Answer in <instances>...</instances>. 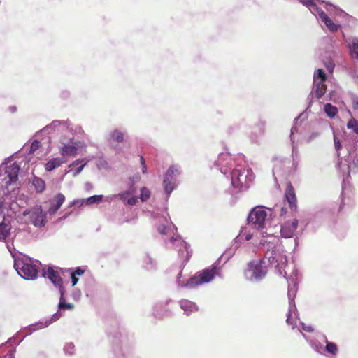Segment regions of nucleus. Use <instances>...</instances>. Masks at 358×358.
<instances>
[{
    "label": "nucleus",
    "mask_w": 358,
    "mask_h": 358,
    "mask_svg": "<svg viewBox=\"0 0 358 358\" xmlns=\"http://www.w3.org/2000/svg\"><path fill=\"white\" fill-rule=\"evenodd\" d=\"M141 180V176L139 173H136L129 178V184L135 185L138 183Z\"/></svg>",
    "instance_id": "47"
},
{
    "label": "nucleus",
    "mask_w": 358,
    "mask_h": 358,
    "mask_svg": "<svg viewBox=\"0 0 358 358\" xmlns=\"http://www.w3.org/2000/svg\"><path fill=\"white\" fill-rule=\"evenodd\" d=\"M7 159L0 165V196L11 199L18 194V181L20 166L16 162L11 164Z\"/></svg>",
    "instance_id": "4"
},
{
    "label": "nucleus",
    "mask_w": 358,
    "mask_h": 358,
    "mask_svg": "<svg viewBox=\"0 0 358 358\" xmlns=\"http://www.w3.org/2000/svg\"><path fill=\"white\" fill-rule=\"evenodd\" d=\"M152 217L154 219L159 220L160 222L157 226L158 232L162 235H167L170 236L168 241L164 240L166 245L169 248L173 247L178 250L180 256H182L183 253L182 250V248H183L186 252L184 262H187L192 256L190 245L183 241L180 237H174V231H177V228L171 221L169 214L166 213V215H161L159 213H152Z\"/></svg>",
    "instance_id": "5"
},
{
    "label": "nucleus",
    "mask_w": 358,
    "mask_h": 358,
    "mask_svg": "<svg viewBox=\"0 0 358 358\" xmlns=\"http://www.w3.org/2000/svg\"><path fill=\"white\" fill-rule=\"evenodd\" d=\"M150 194L151 193L150 189L145 187H143L141 189V194L139 198L142 202H145L150 199Z\"/></svg>",
    "instance_id": "41"
},
{
    "label": "nucleus",
    "mask_w": 358,
    "mask_h": 358,
    "mask_svg": "<svg viewBox=\"0 0 358 358\" xmlns=\"http://www.w3.org/2000/svg\"><path fill=\"white\" fill-rule=\"evenodd\" d=\"M62 316V314L60 310H58L54 313L50 318L41 320L39 322L28 326L27 329H29V332L20 340L17 345H19L27 335H31L34 331L38 329L48 327L50 324L58 320Z\"/></svg>",
    "instance_id": "17"
},
{
    "label": "nucleus",
    "mask_w": 358,
    "mask_h": 358,
    "mask_svg": "<svg viewBox=\"0 0 358 358\" xmlns=\"http://www.w3.org/2000/svg\"><path fill=\"white\" fill-rule=\"evenodd\" d=\"M314 97H310V99L308 98V100L309 101L308 106L306 108L304 111L301 113L294 120V126H292V135L294 134V132H298L297 127L299 126H301L305 121L308 120L310 110L309 108L311 106V103L313 102Z\"/></svg>",
    "instance_id": "20"
},
{
    "label": "nucleus",
    "mask_w": 358,
    "mask_h": 358,
    "mask_svg": "<svg viewBox=\"0 0 358 358\" xmlns=\"http://www.w3.org/2000/svg\"><path fill=\"white\" fill-rule=\"evenodd\" d=\"M127 138V131L124 127L114 128L105 136L108 146L116 152L120 151L119 145L123 143Z\"/></svg>",
    "instance_id": "12"
},
{
    "label": "nucleus",
    "mask_w": 358,
    "mask_h": 358,
    "mask_svg": "<svg viewBox=\"0 0 358 358\" xmlns=\"http://www.w3.org/2000/svg\"><path fill=\"white\" fill-rule=\"evenodd\" d=\"M103 195H94L92 196H90L86 200V204L91 205L94 203H99L103 199Z\"/></svg>",
    "instance_id": "44"
},
{
    "label": "nucleus",
    "mask_w": 358,
    "mask_h": 358,
    "mask_svg": "<svg viewBox=\"0 0 358 358\" xmlns=\"http://www.w3.org/2000/svg\"><path fill=\"white\" fill-rule=\"evenodd\" d=\"M291 173L290 160L286 159H276L273 168V175L276 186L280 188V184L286 185V189L283 200L275 206V210L280 211V218H286L289 209H291Z\"/></svg>",
    "instance_id": "3"
},
{
    "label": "nucleus",
    "mask_w": 358,
    "mask_h": 358,
    "mask_svg": "<svg viewBox=\"0 0 358 358\" xmlns=\"http://www.w3.org/2000/svg\"><path fill=\"white\" fill-rule=\"evenodd\" d=\"M140 162L142 166V172L145 173L147 172V166L145 164V160L143 156L140 157Z\"/></svg>",
    "instance_id": "55"
},
{
    "label": "nucleus",
    "mask_w": 358,
    "mask_h": 358,
    "mask_svg": "<svg viewBox=\"0 0 358 358\" xmlns=\"http://www.w3.org/2000/svg\"><path fill=\"white\" fill-rule=\"evenodd\" d=\"M137 188L135 185L129 183L128 189L124 192H127L129 194L134 195L136 193Z\"/></svg>",
    "instance_id": "48"
},
{
    "label": "nucleus",
    "mask_w": 358,
    "mask_h": 358,
    "mask_svg": "<svg viewBox=\"0 0 358 358\" xmlns=\"http://www.w3.org/2000/svg\"><path fill=\"white\" fill-rule=\"evenodd\" d=\"M318 136H319V134H318V133H317V132H313V133H312V134H310V136L309 138H310V140H312V139H314V138H317V137H318Z\"/></svg>",
    "instance_id": "63"
},
{
    "label": "nucleus",
    "mask_w": 358,
    "mask_h": 358,
    "mask_svg": "<svg viewBox=\"0 0 358 358\" xmlns=\"http://www.w3.org/2000/svg\"><path fill=\"white\" fill-rule=\"evenodd\" d=\"M59 294V301L58 303V310H71L74 308V306L73 303H67L66 301V297H65V289L60 290Z\"/></svg>",
    "instance_id": "28"
},
{
    "label": "nucleus",
    "mask_w": 358,
    "mask_h": 358,
    "mask_svg": "<svg viewBox=\"0 0 358 358\" xmlns=\"http://www.w3.org/2000/svg\"><path fill=\"white\" fill-rule=\"evenodd\" d=\"M352 104H353L354 109L358 108V96L352 97Z\"/></svg>",
    "instance_id": "59"
},
{
    "label": "nucleus",
    "mask_w": 358,
    "mask_h": 358,
    "mask_svg": "<svg viewBox=\"0 0 358 358\" xmlns=\"http://www.w3.org/2000/svg\"><path fill=\"white\" fill-rule=\"evenodd\" d=\"M280 234L283 238H291V224L289 222H285L281 226Z\"/></svg>",
    "instance_id": "36"
},
{
    "label": "nucleus",
    "mask_w": 358,
    "mask_h": 358,
    "mask_svg": "<svg viewBox=\"0 0 358 358\" xmlns=\"http://www.w3.org/2000/svg\"><path fill=\"white\" fill-rule=\"evenodd\" d=\"M255 175L245 161L238 162L230 172V179L232 186L243 191L247 189L253 182Z\"/></svg>",
    "instance_id": "6"
},
{
    "label": "nucleus",
    "mask_w": 358,
    "mask_h": 358,
    "mask_svg": "<svg viewBox=\"0 0 358 358\" xmlns=\"http://www.w3.org/2000/svg\"><path fill=\"white\" fill-rule=\"evenodd\" d=\"M115 197L119 199L124 206H135L138 200V197L135 195L129 194L124 191L115 195Z\"/></svg>",
    "instance_id": "25"
},
{
    "label": "nucleus",
    "mask_w": 358,
    "mask_h": 358,
    "mask_svg": "<svg viewBox=\"0 0 358 358\" xmlns=\"http://www.w3.org/2000/svg\"><path fill=\"white\" fill-rule=\"evenodd\" d=\"M44 276L48 278L55 287L59 289V292L62 289H65L63 286V280L59 273L55 271L52 267H49L47 271L45 272Z\"/></svg>",
    "instance_id": "19"
},
{
    "label": "nucleus",
    "mask_w": 358,
    "mask_h": 358,
    "mask_svg": "<svg viewBox=\"0 0 358 358\" xmlns=\"http://www.w3.org/2000/svg\"><path fill=\"white\" fill-rule=\"evenodd\" d=\"M142 267L148 271L157 269V262L148 252H145L142 257Z\"/></svg>",
    "instance_id": "24"
},
{
    "label": "nucleus",
    "mask_w": 358,
    "mask_h": 358,
    "mask_svg": "<svg viewBox=\"0 0 358 358\" xmlns=\"http://www.w3.org/2000/svg\"><path fill=\"white\" fill-rule=\"evenodd\" d=\"M70 122L69 120H53L50 124L45 126L40 133H50L55 131H65L70 129Z\"/></svg>",
    "instance_id": "18"
},
{
    "label": "nucleus",
    "mask_w": 358,
    "mask_h": 358,
    "mask_svg": "<svg viewBox=\"0 0 358 358\" xmlns=\"http://www.w3.org/2000/svg\"><path fill=\"white\" fill-rule=\"evenodd\" d=\"M348 20L349 22L350 23H352V24H355V22H357V19L353 17L352 16H350V15H348Z\"/></svg>",
    "instance_id": "61"
},
{
    "label": "nucleus",
    "mask_w": 358,
    "mask_h": 358,
    "mask_svg": "<svg viewBox=\"0 0 358 358\" xmlns=\"http://www.w3.org/2000/svg\"><path fill=\"white\" fill-rule=\"evenodd\" d=\"M163 305L162 303L157 304L154 307V315L156 317H162L167 314L168 310L166 308H162Z\"/></svg>",
    "instance_id": "37"
},
{
    "label": "nucleus",
    "mask_w": 358,
    "mask_h": 358,
    "mask_svg": "<svg viewBox=\"0 0 358 358\" xmlns=\"http://www.w3.org/2000/svg\"><path fill=\"white\" fill-rule=\"evenodd\" d=\"M113 351L115 358H138L131 352L124 350L122 346H115Z\"/></svg>",
    "instance_id": "27"
},
{
    "label": "nucleus",
    "mask_w": 358,
    "mask_h": 358,
    "mask_svg": "<svg viewBox=\"0 0 358 358\" xmlns=\"http://www.w3.org/2000/svg\"><path fill=\"white\" fill-rule=\"evenodd\" d=\"M182 171L178 165H171L169 166L164 176L163 187L167 198L169 197L171 192L177 188L179 185V177Z\"/></svg>",
    "instance_id": "11"
},
{
    "label": "nucleus",
    "mask_w": 358,
    "mask_h": 358,
    "mask_svg": "<svg viewBox=\"0 0 358 358\" xmlns=\"http://www.w3.org/2000/svg\"><path fill=\"white\" fill-rule=\"evenodd\" d=\"M65 201V196L62 193L57 194L52 200L50 201V206L48 212L50 215H53L60 208Z\"/></svg>",
    "instance_id": "23"
},
{
    "label": "nucleus",
    "mask_w": 358,
    "mask_h": 358,
    "mask_svg": "<svg viewBox=\"0 0 358 358\" xmlns=\"http://www.w3.org/2000/svg\"><path fill=\"white\" fill-rule=\"evenodd\" d=\"M237 163L238 162L233 159L229 153L222 152L214 162L213 166L228 178V175L230 176V172Z\"/></svg>",
    "instance_id": "14"
},
{
    "label": "nucleus",
    "mask_w": 358,
    "mask_h": 358,
    "mask_svg": "<svg viewBox=\"0 0 358 358\" xmlns=\"http://www.w3.org/2000/svg\"><path fill=\"white\" fill-rule=\"evenodd\" d=\"M79 142L74 141L73 135L63 136L59 139L58 148L63 157L75 156L78 152Z\"/></svg>",
    "instance_id": "15"
},
{
    "label": "nucleus",
    "mask_w": 358,
    "mask_h": 358,
    "mask_svg": "<svg viewBox=\"0 0 358 358\" xmlns=\"http://www.w3.org/2000/svg\"><path fill=\"white\" fill-rule=\"evenodd\" d=\"M327 68L328 69V71L331 73L334 69V64L332 63V62H329L327 66Z\"/></svg>",
    "instance_id": "60"
},
{
    "label": "nucleus",
    "mask_w": 358,
    "mask_h": 358,
    "mask_svg": "<svg viewBox=\"0 0 358 358\" xmlns=\"http://www.w3.org/2000/svg\"><path fill=\"white\" fill-rule=\"evenodd\" d=\"M337 168L346 178L358 173V151L355 145H345L343 157L337 163Z\"/></svg>",
    "instance_id": "7"
},
{
    "label": "nucleus",
    "mask_w": 358,
    "mask_h": 358,
    "mask_svg": "<svg viewBox=\"0 0 358 358\" xmlns=\"http://www.w3.org/2000/svg\"><path fill=\"white\" fill-rule=\"evenodd\" d=\"M309 344L310 345L311 348L317 352L322 354L323 350V345L316 340H310Z\"/></svg>",
    "instance_id": "40"
},
{
    "label": "nucleus",
    "mask_w": 358,
    "mask_h": 358,
    "mask_svg": "<svg viewBox=\"0 0 358 358\" xmlns=\"http://www.w3.org/2000/svg\"><path fill=\"white\" fill-rule=\"evenodd\" d=\"M347 128L352 129L356 134H358V121L351 118L347 123Z\"/></svg>",
    "instance_id": "42"
},
{
    "label": "nucleus",
    "mask_w": 358,
    "mask_h": 358,
    "mask_svg": "<svg viewBox=\"0 0 358 358\" xmlns=\"http://www.w3.org/2000/svg\"><path fill=\"white\" fill-rule=\"evenodd\" d=\"M294 296H295V294H292V312L294 311V315H295L296 317H298L299 313H298V311L296 310V306L294 302Z\"/></svg>",
    "instance_id": "57"
},
{
    "label": "nucleus",
    "mask_w": 358,
    "mask_h": 358,
    "mask_svg": "<svg viewBox=\"0 0 358 358\" xmlns=\"http://www.w3.org/2000/svg\"><path fill=\"white\" fill-rule=\"evenodd\" d=\"M15 348L12 349L4 356L0 357V358H15Z\"/></svg>",
    "instance_id": "54"
},
{
    "label": "nucleus",
    "mask_w": 358,
    "mask_h": 358,
    "mask_svg": "<svg viewBox=\"0 0 358 358\" xmlns=\"http://www.w3.org/2000/svg\"><path fill=\"white\" fill-rule=\"evenodd\" d=\"M327 80V75L322 69H318L314 73L312 90L308 95L310 97L321 98L326 92L327 85L324 82Z\"/></svg>",
    "instance_id": "13"
},
{
    "label": "nucleus",
    "mask_w": 358,
    "mask_h": 358,
    "mask_svg": "<svg viewBox=\"0 0 358 358\" xmlns=\"http://www.w3.org/2000/svg\"><path fill=\"white\" fill-rule=\"evenodd\" d=\"M32 185L37 193H42L45 189V181L37 176H34L32 179Z\"/></svg>",
    "instance_id": "32"
},
{
    "label": "nucleus",
    "mask_w": 358,
    "mask_h": 358,
    "mask_svg": "<svg viewBox=\"0 0 358 358\" xmlns=\"http://www.w3.org/2000/svg\"><path fill=\"white\" fill-rule=\"evenodd\" d=\"M85 202V201L83 199H81V200H74L73 201H72L69 207H72L74 205H76V204H80V205H83V203Z\"/></svg>",
    "instance_id": "58"
},
{
    "label": "nucleus",
    "mask_w": 358,
    "mask_h": 358,
    "mask_svg": "<svg viewBox=\"0 0 358 358\" xmlns=\"http://www.w3.org/2000/svg\"><path fill=\"white\" fill-rule=\"evenodd\" d=\"M8 111L11 113H14L17 111V107L15 106H11L8 108Z\"/></svg>",
    "instance_id": "62"
},
{
    "label": "nucleus",
    "mask_w": 358,
    "mask_h": 358,
    "mask_svg": "<svg viewBox=\"0 0 358 358\" xmlns=\"http://www.w3.org/2000/svg\"><path fill=\"white\" fill-rule=\"evenodd\" d=\"M264 250V257L259 261L252 260L248 263L244 271L246 280L252 282H259L263 280L268 272V266L274 267L276 273L283 277L287 282V298L289 308L287 313L286 322L291 324V284L289 282L287 273L285 270L288 267L287 257L281 245L274 243H261Z\"/></svg>",
    "instance_id": "1"
},
{
    "label": "nucleus",
    "mask_w": 358,
    "mask_h": 358,
    "mask_svg": "<svg viewBox=\"0 0 358 358\" xmlns=\"http://www.w3.org/2000/svg\"><path fill=\"white\" fill-rule=\"evenodd\" d=\"M267 210L271 212L272 209L262 206H257L253 208L247 218L248 227L261 231V234H263L264 232L262 231L265 228L268 216Z\"/></svg>",
    "instance_id": "10"
},
{
    "label": "nucleus",
    "mask_w": 358,
    "mask_h": 358,
    "mask_svg": "<svg viewBox=\"0 0 358 358\" xmlns=\"http://www.w3.org/2000/svg\"><path fill=\"white\" fill-rule=\"evenodd\" d=\"M182 250L183 251V253L182 255V256H180L178 255V257L179 258H180L181 261H182V265L181 266L182 267H184L185 266V264H187V262H184L185 259V256H186V252L185 250V249L183 248H182ZM182 270H183V268H181V270L180 271L179 273L178 274V277H177V280L176 281L178 280V278H179V279L181 280V276H182ZM182 281H183L184 282H186V281H185L184 280H182Z\"/></svg>",
    "instance_id": "45"
},
{
    "label": "nucleus",
    "mask_w": 358,
    "mask_h": 358,
    "mask_svg": "<svg viewBox=\"0 0 358 358\" xmlns=\"http://www.w3.org/2000/svg\"><path fill=\"white\" fill-rule=\"evenodd\" d=\"M11 226L9 222H0V241L4 242L10 234Z\"/></svg>",
    "instance_id": "29"
},
{
    "label": "nucleus",
    "mask_w": 358,
    "mask_h": 358,
    "mask_svg": "<svg viewBox=\"0 0 358 358\" xmlns=\"http://www.w3.org/2000/svg\"><path fill=\"white\" fill-rule=\"evenodd\" d=\"M320 20L324 24V25L331 32L337 31L340 27L338 24H335L327 14L323 15V17Z\"/></svg>",
    "instance_id": "30"
},
{
    "label": "nucleus",
    "mask_w": 358,
    "mask_h": 358,
    "mask_svg": "<svg viewBox=\"0 0 358 358\" xmlns=\"http://www.w3.org/2000/svg\"><path fill=\"white\" fill-rule=\"evenodd\" d=\"M64 161L59 157H55L49 160L45 164V169L48 171H51L59 167Z\"/></svg>",
    "instance_id": "33"
},
{
    "label": "nucleus",
    "mask_w": 358,
    "mask_h": 358,
    "mask_svg": "<svg viewBox=\"0 0 358 358\" xmlns=\"http://www.w3.org/2000/svg\"><path fill=\"white\" fill-rule=\"evenodd\" d=\"M14 268L17 274L24 280H33L38 276V267L27 256L14 257Z\"/></svg>",
    "instance_id": "9"
},
{
    "label": "nucleus",
    "mask_w": 358,
    "mask_h": 358,
    "mask_svg": "<svg viewBox=\"0 0 358 358\" xmlns=\"http://www.w3.org/2000/svg\"><path fill=\"white\" fill-rule=\"evenodd\" d=\"M83 159L76 160L69 166V167L71 169L69 171L73 172V176L74 177L78 176L86 165V163H83L79 165L80 163L83 162Z\"/></svg>",
    "instance_id": "31"
},
{
    "label": "nucleus",
    "mask_w": 358,
    "mask_h": 358,
    "mask_svg": "<svg viewBox=\"0 0 358 358\" xmlns=\"http://www.w3.org/2000/svg\"><path fill=\"white\" fill-rule=\"evenodd\" d=\"M345 41L349 49L351 57L358 61V37H348L345 38Z\"/></svg>",
    "instance_id": "22"
},
{
    "label": "nucleus",
    "mask_w": 358,
    "mask_h": 358,
    "mask_svg": "<svg viewBox=\"0 0 358 358\" xmlns=\"http://www.w3.org/2000/svg\"><path fill=\"white\" fill-rule=\"evenodd\" d=\"M240 237H245V239L246 241H250L252 237V234L250 232H247L246 231H244L243 230L241 231V234H239Z\"/></svg>",
    "instance_id": "51"
},
{
    "label": "nucleus",
    "mask_w": 358,
    "mask_h": 358,
    "mask_svg": "<svg viewBox=\"0 0 358 358\" xmlns=\"http://www.w3.org/2000/svg\"><path fill=\"white\" fill-rule=\"evenodd\" d=\"M180 307L186 315H190L192 313L198 310L196 304L187 299H182L180 301Z\"/></svg>",
    "instance_id": "26"
},
{
    "label": "nucleus",
    "mask_w": 358,
    "mask_h": 358,
    "mask_svg": "<svg viewBox=\"0 0 358 358\" xmlns=\"http://www.w3.org/2000/svg\"><path fill=\"white\" fill-rule=\"evenodd\" d=\"M66 355L71 356L75 352V345L73 343H67L64 345L63 348Z\"/></svg>",
    "instance_id": "43"
},
{
    "label": "nucleus",
    "mask_w": 358,
    "mask_h": 358,
    "mask_svg": "<svg viewBox=\"0 0 358 358\" xmlns=\"http://www.w3.org/2000/svg\"><path fill=\"white\" fill-rule=\"evenodd\" d=\"M324 110L326 115L331 118L334 117L338 113V108L329 103L324 106Z\"/></svg>",
    "instance_id": "34"
},
{
    "label": "nucleus",
    "mask_w": 358,
    "mask_h": 358,
    "mask_svg": "<svg viewBox=\"0 0 358 358\" xmlns=\"http://www.w3.org/2000/svg\"><path fill=\"white\" fill-rule=\"evenodd\" d=\"M341 209V203L338 206L336 203L333 202L317 210L310 218L304 220L300 216L299 221L297 219L292 220V238L294 239L295 247L298 246L299 238L308 224H312L313 227L316 229L324 222H334Z\"/></svg>",
    "instance_id": "2"
},
{
    "label": "nucleus",
    "mask_w": 358,
    "mask_h": 358,
    "mask_svg": "<svg viewBox=\"0 0 358 358\" xmlns=\"http://www.w3.org/2000/svg\"><path fill=\"white\" fill-rule=\"evenodd\" d=\"M299 3L307 7L310 12L320 20L323 17L326 13L318 7L315 0H298Z\"/></svg>",
    "instance_id": "21"
},
{
    "label": "nucleus",
    "mask_w": 358,
    "mask_h": 358,
    "mask_svg": "<svg viewBox=\"0 0 358 358\" xmlns=\"http://www.w3.org/2000/svg\"><path fill=\"white\" fill-rule=\"evenodd\" d=\"M300 324L301 325V328L303 331L306 332H313V328L310 325H306L303 322H300Z\"/></svg>",
    "instance_id": "52"
},
{
    "label": "nucleus",
    "mask_w": 358,
    "mask_h": 358,
    "mask_svg": "<svg viewBox=\"0 0 358 358\" xmlns=\"http://www.w3.org/2000/svg\"><path fill=\"white\" fill-rule=\"evenodd\" d=\"M324 349L327 352L331 355H336L338 352L337 345L334 342H327Z\"/></svg>",
    "instance_id": "38"
},
{
    "label": "nucleus",
    "mask_w": 358,
    "mask_h": 358,
    "mask_svg": "<svg viewBox=\"0 0 358 358\" xmlns=\"http://www.w3.org/2000/svg\"><path fill=\"white\" fill-rule=\"evenodd\" d=\"M70 275H71L72 286H75L78 282V278H77L76 275H74L71 273Z\"/></svg>",
    "instance_id": "56"
},
{
    "label": "nucleus",
    "mask_w": 358,
    "mask_h": 358,
    "mask_svg": "<svg viewBox=\"0 0 358 358\" xmlns=\"http://www.w3.org/2000/svg\"><path fill=\"white\" fill-rule=\"evenodd\" d=\"M297 208V199L296 194H294V191L292 190V212L296 211Z\"/></svg>",
    "instance_id": "53"
},
{
    "label": "nucleus",
    "mask_w": 358,
    "mask_h": 358,
    "mask_svg": "<svg viewBox=\"0 0 358 358\" xmlns=\"http://www.w3.org/2000/svg\"><path fill=\"white\" fill-rule=\"evenodd\" d=\"M71 297L75 300V301H78L80 300V297H81V292L80 289H73V291L71 293Z\"/></svg>",
    "instance_id": "49"
},
{
    "label": "nucleus",
    "mask_w": 358,
    "mask_h": 358,
    "mask_svg": "<svg viewBox=\"0 0 358 358\" xmlns=\"http://www.w3.org/2000/svg\"><path fill=\"white\" fill-rule=\"evenodd\" d=\"M74 275H82L85 273V269L80 266L76 267L72 272H71Z\"/></svg>",
    "instance_id": "50"
},
{
    "label": "nucleus",
    "mask_w": 358,
    "mask_h": 358,
    "mask_svg": "<svg viewBox=\"0 0 358 358\" xmlns=\"http://www.w3.org/2000/svg\"><path fill=\"white\" fill-rule=\"evenodd\" d=\"M85 186L87 190H90L92 188V185L90 182H86Z\"/></svg>",
    "instance_id": "64"
},
{
    "label": "nucleus",
    "mask_w": 358,
    "mask_h": 358,
    "mask_svg": "<svg viewBox=\"0 0 358 358\" xmlns=\"http://www.w3.org/2000/svg\"><path fill=\"white\" fill-rule=\"evenodd\" d=\"M23 215L28 216L31 224L38 228H41L46 223V213L43 211L41 206H36L24 211Z\"/></svg>",
    "instance_id": "16"
},
{
    "label": "nucleus",
    "mask_w": 358,
    "mask_h": 358,
    "mask_svg": "<svg viewBox=\"0 0 358 358\" xmlns=\"http://www.w3.org/2000/svg\"><path fill=\"white\" fill-rule=\"evenodd\" d=\"M41 146V143L38 140H34L31 145V147L29 148V154H31V153H34L35 151H36Z\"/></svg>",
    "instance_id": "46"
},
{
    "label": "nucleus",
    "mask_w": 358,
    "mask_h": 358,
    "mask_svg": "<svg viewBox=\"0 0 358 358\" xmlns=\"http://www.w3.org/2000/svg\"><path fill=\"white\" fill-rule=\"evenodd\" d=\"M220 259H219L211 266L210 268H205L201 271L198 272L196 275L187 280L186 282L180 280L178 278L177 280L178 286L187 289H192L198 285L210 282L213 280L215 275L221 277V275L218 273V271L220 270Z\"/></svg>",
    "instance_id": "8"
},
{
    "label": "nucleus",
    "mask_w": 358,
    "mask_h": 358,
    "mask_svg": "<svg viewBox=\"0 0 358 358\" xmlns=\"http://www.w3.org/2000/svg\"><path fill=\"white\" fill-rule=\"evenodd\" d=\"M334 143L336 155H337L338 159H340L341 157H343L341 155V152L342 145H341V141L338 139V138L337 137V136L335 133H334Z\"/></svg>",
    "instance_id": "39"
},
{
    "label": "nucleus",
    "mask_w": 358,
    "mask_h": 358,
    "mask_svg": "<svg viewBox=\"0 0 358 358\" xmlns=\"http://www.w3.org/2000/svg\"><path fill=\"white\" fill-rule=\"evenodd\" d=\"M292 285L295 290V292H296L297 289H298L297 288L298 282H299V281L301 280V279L302 278V275L300 273V271L298 269H296L295 267L292 269Z\"/></svg>",
    "instance_id": "35"
}]
</instances>
